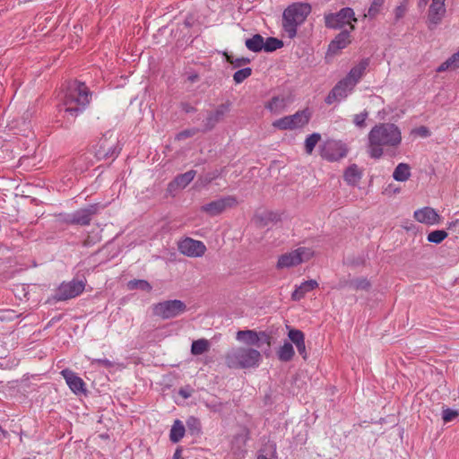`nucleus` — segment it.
<instances>
[{
	"label": "nucleus",
	"instance_id": "nucleus-5",
	"mask_svg": "<svg viewBox=\"0 0 459 459\" xmlns=\"http://www.w3.org/2000/svg\"><path fill=\"white\" fill-rule=\"evenodd\" d=\"M118 140L112 134H105L94 146L95 157L101 160H114L120 152Z\"/></svg>",
	"mask_w": 459,
	"mask_h": 459
},
{
	"label": "nucleus",
	"instance_id": "nucleus-8",
	"mask_svg": "<svg viewBox=\"0 0 459 459\" xmlns=\"http://www.w3.org/2000/svg\"><path fill=\"white\" fill-rule=\"evenodd\" d=\"M186 310V304L178 299L166 300L153 305V315L162 319H169L183 314Z\"/></svg>",
	"mask_w": 459,
	"mask_h": 459
},
{
	"label": "nucleus",
	"instance_id": "nucleus-51",
	"mask_svg": "<svg viewBox=\"0 0 459 459\" xmlns=\"http://www.w3.org/2000/svg\"><path fill=\"white\" fill-rule=\"evenodd\" d=\"M181 108L186 113H191V112L195 111V108L192 105H190L189 103H186V102L181 104Z\"/></svg>",
	"mask_w": 459,
	"mask_h": 459
},
{
	"label": "nucleus",
	"instance_id": "nucleus-53",
	"mask_svg": "<svg viewBox=\"0 0 459 459\" xmlns=\"http://www.w3.org/2000/svg\"><path fill=\"white\" fill-rule=\"evenodd\" d=\"M419 132H420V135H421V136L426 137V136H429V130H428L426 127H424V126H421V127L419 129Z\"/></svg>",
	"mask_w": 459,
	"mask_h": 459
},
{
	"label": "nucleus",
	"instance_id": "nucleus-54",
	"mask_svg": "<svg viewBox=\"0 0 459 459\" xmlns=\"http://www.w3.org/2000/svg\"><path fill=\"white\" fill-rule=\"evenodd\" d=\"M173 459H183L182 456H181V449L180 448H178L175 451L174 455H173Z\"/></svg>",
	"mask_w": 459,
	"mask_h": 459
},
{
	"label": "nucleus",
	"instance_id": "nucleus-41",
	"mask_svg": "<svg viewBox=\"0 0 459 459\" xmlns=\"http://www.w3.org/2000/svg\"><path fill=\"white\" fill-rule=\"evenodd\" d=\"M368 117V112L367 110H364L363 112L359 114H356L353 117V123L356 126L359 128H363L366 126V119Z\"/></svg>",
	"mask_w": 459,
	"mask_h": 459
},
{
	"label": "nucleus",
	"instance_id": "nucleus-6",
	"mask_svg": "<svg viewBox=\"0 0 459 459\" xmlns=\"http://www.w3.org/2000/svg\"><path fill=\"white\" fill-rule=\"evenodd\" d=\"M347 145L334 139H328L319 146L320 156L330 162L338 161L348 154Z\"/></svg>",
	"mask_w": 459,
	"mask_h": 459
},
{
	"label": "nucleus",
	"instance_id": "nucleus-7",
	"mask_svg": "<svg viewBox=\"0 0 459 459\" xmlns=\"http://www.w3.org/2000/svg\"><path fill=\"white\" fill-rule=\"evenodd\" d=\"M311 113L303 109L291 116H286L273 121V126L280 130H295L304 127L310 120Z\"/></svg>",
	"mask_w": 459,
	"mask_h": 459
},
{
	"label": "nucleus",
	"instance_id": "nucleus-18",
	"mask_svg": "<svg viewBox=\"0 0 459 459\" xmlns=\"http://www.w3.org/2000/svg\"><path fill=\"white\" fill-rule=\"evenodd\" d=\"M61 375L65 379L66 384L69 388L75 394H85V383L84 381L78 377L74 371L65 368L61 371Z\"/></svg>",
	"mask_w": 459,
	"mask_h": 459
},
{
	"label": "nucleus",
	"instance_id": "nucleus-20",
	"mask_svg": "<svg viewBox=\"0 0 459 459\" xmlns=\"http://www.w3.org/2000/svg\"><path fill=\"white\" fill-rule=\"evenodd\" d=\"M370 64L369 58L361 59L355 66H353L348 74L346 75V79L355 87L356 84L360 81V79L364 76L366 70L368 69Z\"/></svg>",
	"mask_w": 459,
	"mask_h": 459
},
{
	"label": "nucleus",
	"instance_id": "nucleus-46",
	"mask_svg": "<svg viewBox=\"0 0 459 459\" xmlns=\"http://www.w3.org/2000/svg\"><path fill=\"white\" fill-rule=\"evenodd\" d=\"M196 133H197V131H196L195 129H187V130H184V131L180 132V133L177 135V138H178V140L186 139V138H189V137L194 136Z\"/></svg>",
	"mask_w": 459,
	"mask_h": 459
},
{
	"label": "nucleus",
	"instance_id": "nucleus-17",
	"mask_svg": "<svg viewBox=\"0 0 459 459\" xmlns=\"http://www.w3.org/2000/svg\"><path fill=\"white\" fill-rule=\"evenodd\" d=\"M354 89V86L344 77L329 92L325 99L327 104H332L335 100L345 99Z\"/></svg>",
	"mask_w": 459,
	"mask_h": 459
},
{
	"label": "nucleus",
	"instance_id": "nucleus-26",
	"mask_svg": "<svg viewBox=\"0 0 459 459\" xmlns=\"http://www.w3.org/2000/svg\"><path fill=\"white\" fill-rule=\"evenodd\" d=\"M185 426L179 420H176L171 427L169 439L173 443H178L185 435Z\"/></svg>",
	"mask_w": 459,
	"mask_h": 459
},
{
	"label": "nucleus",
	"instance_id": "nucleus-31",
	"mask_svg": "<svg viewBox=\"0 0 459 459\" xmlns=\"http://www.w3.org/2000/svg\"><path fill=\"white\" fill-rule=\"evenodd\" d=\"M210 349V342L206 339H199L194 341L191 346V353L193 355H202L204 352L208 351Z\"/></svg>",
	"mask_w": 459,
	"mask_h": 459
},
{
	"label": "nucleus",
	"instance_id": "nucleus-14",
	"mask_svg": "<svg viewBox=\"0 0 459 459\" xmlns=\"http://www.w3.org/2000/svg\"><path fill=\"white\" fill-rule=\"evenodd\" d=\"M178 250L189 257H201L204 255L206 247L200 240L186 238L178 243Z\"/></svg>",
	"mask_w": 459,
	"mask_h": 459
},
{
	"label": "nucleus",
	"instance_id": "nucleus-1",
	"mask_svg": "<svg viewBox=\"0 0 459 459\" xmlns=\"http://www.w3.org/2000/svg\"><path fill=\"white\" fill-rule=\"evenodd\" d=\"M91 92L84 82H69L62 102L58 105L57 116L64 121L62 126L68 128L90 104Z\"/></svg>",
	"mask_w": 459,
	"mask_h": 459
},
{
	"label": "nucleus",
	"instance_id": "nucleus-48",
	"mask_svg": "<svg viewBox=\"0 0 459 459\" xmlns=\"http://www.w3.org/2000/svg\"><path fill=\"white\" fill-rule=\"evenodd\" d=\"M264 216L266 221H277L279 220L278 214L273 212H266ZM265 224H267V222H265Z\"/></svg>",
	"mask_w": 459,
	"mask_h": 459
},
{
	"label": "nucleus",
	"instance_id": "nucleus-10",
	"mask_svg": "<svg viewBox=\"0 0 459 459\" xmlns=\"http://www.w3.org/2000/svg\"><path fill=\"white\" fill-rule=\"evenodd\" d=\"M313 255L310 248L301 247L291 252L281 255L277 262V268H289L296 266L303 262L309 260Z\"/></svg>",
	"mask_w": 459,
	"mask_h": 459
},
{
	"label": "nucleus",
	"instance_id": "nucleus-44",
	"mask_svg": "<svg viewBox=\"0 0 459 459\" xmlns=\"http://www.w3.org/2000/svg\"><path fill=\"white\" fill-rule=\"evenodd\" d=\"M450 67H454V68H457L455 66V60L454 59V56H452L451 57H449L446 61H445L444 63H442L437 68V73H442V72H445L446 71L448 68Z\"/></svg>",
	"mask_w": 459,
	"mask_h": 459
},
{
	"label": "nucleus",
	"instance_id": "nucleus-33",
	"mask_svg": "<svg viewBox=\"0 0 459 459\" xmlns=\"http://www.w3.org/2000/svg\"><path fill=\"white\" fill-rule=\"evenodd\" d=\"M321 134L319 133H313L309 134L305 140V152L307 154H312L316 145L320 142Z\"/></svg>",
	"mask_w": 459,
	"mask_h": 459
},
{
	"label": "nucleus",
	"instance_id": "nucleus-29",
	"mask_svg": "<svg viewBox=\"0 0 459 459\" xmlns=\"http://www.w3.org/2000/svg\"><path fill=\"white\" fill-rule=\"evenodd\" d=\"M245 45L247 49L253 52L263 50L264 38L260 34H255L252 38L246 39Z\"/></svg>",
	"mask_w": 459,
	"mask_h": 459
},
{
	"label": "nucleus",
	"instance_id": "nucleus-24",
	"mask_svg": "<svg viewBox=\"0 0 459 459\" xmlns=\"http://www.w3.org/2000/svg\"><path fill=\"white\" fill-rule=\"evenodd\" d=\"M317 286L318 283L315 280L306 281L295 289L291 294V299L297 301L300 300L307 292L315 290Z\"/></svg>",
	"mask_w": 459,
	"mask_h": 459
},
{
	"label": "nucleus",
	"instance_id": "nucleus-9",
	"mask_svg": "<svg viewBox=\"0 0 459 459\" xmlns=\"http://www.w3.org/2000/svg\"><path fill=\"white\" fill-rule=\"evenodd\" d=\"M351 21L357 22L354 17V12L350 7H344L336 13H328L325 15V23L330 29H342L344 25L349 24L351 30L355 29L351 24Z\"/></svg>",
	"mask_w": 459,
	"mask_h": 459
},
{
	"label": "nucleus",
	"instance_id": "nucleus-58",
	"mask_svg": "<svg viewBox=\"0 0 459 459\" xmlns=\"http://www.w3.org/2000/svg\"><path fill=\"white\" fill-rule=\"evenodd\" d=\"M196 77H197V76H196V75H195V76H192L190 79H191L192 81H194Z\"/></svg>",
	"mask_w": 459,
	"mask_h": 459
},
{
	"label": "nucleus",
	"instance_id": "nucleus-28",
	"mask_svg": "<svg viewBox=\"0 0 459 459\" xmlns=\"http://www.w3.org/2000/svg\"><path fill=\"white\" fill-rule=\"evenodd\" d=\"M348 285L354 290H367L370 287V282L367 278H356L346 281L345 283H340V288Z\"/></svg>",
	"mask_w": 459,
	"mask_h": 459
},
{
	"label": "nucleus",
	"instance_id": "nucleus-34",
	"mask_svg": "<svg viewBox=\"0 0 459 459\" xmlns=\"http://www.w3.org/2000/svg\"><path fill=\"white\" fill-rule=\"evenodd\" d=\"M264 47H263V49L265 52H273L281 48L283 46V43L281 40L276 38L269 37L265 41L264 40Z\"/></svg>",
	"mask_w": 459,
	"mask_h": 459
},
{
	"label": "nucleus",
	"instance_id": "nucleus-59",
	"mask_svg": "<svg viewBox=\"0 0 459 459\" xmlns=\"http://www.w3.org/2000/svg\"><path fill=\"white\" fill-rule=\"evenodd\" d=\"M84 245H85V246H88V245H89L88 240H85V241H84Z\"/></svg>",
	"mask_w": 459,
	"mask_h": 459
},
{
	"label": "nucleus",
	"instance_id": "nucleus-38",
	"mask_svg": "<svg viewBox=\"0 0 459 459\" xmlns=\"http://www.w3.org/2000/svg\"><path fill=\"white\" fill-rule=\"evenodd\" d=\"M252 74V69L250 67H245L242 69L238 70L233 74V80L236 83H241L244 82L247 78H248Z\"/></svg>",
	"mask_w": 459,
	"mask_h": 459
},
{
	"label": "nucleus",
	"instance_id": "nucleus-3",
	"mask_svg": "<svg viewBox=\"0 0 459 459\" xmlns=\"http://www.w3.org/2000/svg\"><path fill=\"white\" fill-rule=\"evenodd\" d=\"M311 13V5L307 3H294L282 13V29L290 39L297 35L298 27L304 23Z\"/></svg>",
	"mask_w": 459,
	"mask_h": 459
},
{
	"label": "nucleus",
	"instance_id": "nucleus-55",
	"mask_svg": "<svg viewBox=\"0 0 459 459\" xmlns=\"http://www.w3.org/2000/svg\"><path fill=\"white\" fill-rule=\"evenodd\" d=\"M454 59L455 60V66L459 67V51L453 55Z\"/></svg>",
	"mask_w": 459,
	"mask_h": 459
},
{
	"label": "nucleus",
	"instance_id": "nucleus-19",
	"mask_svg": "<svg viewBox=\"0 0 459 459\" xmlns=\"http://www.w3.org/2000/svg\"><path fill=\"white\" fill-rule=\"evenodd\" d=\"M414 219L426 225H435L440 223L441 217L431 207H424L414 212Z\"/></svg>",
	"mask_w": 459,
	"mask_h": 459
},
{
	"label": "nucleus",
	"instance_id": "nucleus-22",
	"mask_svg": "<svg viewBox=\"0 0 459 459\" xmlns=\"http://www.w3.org/2000/svg\"><path fill=\"white\" fill-rule=\"evenodd\" d=\"M351 35L348 30L341 31L329 44L328 50L332 53L345 48L351 43Z\"/></svg>",
	"mask_w": 459,
	"mask_h": 459
},
{
	"label": "nucleus",
	"instance_id": "nucleus-13",
	"mask_svg": "<svg viewBox=\"0 0 459 459\" xmlns=\"http://www.w3.org/2000/svg\"><path fill=\"white\" fill-rule=\"evenodd\" d=\"M446 0H432L427 15V27L430 30H434L443 21L446 8Z\"/></svg>",
	"mask_w": 459,
	"mask_h": 459
},
{
	"label": "nucleus",
	"instance_id": "nucleus-49",
	"mask_svg": "<svg viewBox=\"0 0 459 459\" xmlns=\"http://www.w3.org/2000/svg\"><path fill=\"white\" fill-rule=\"evenodd\" d=\"M219 176V173L218 171H213L212 173H208L207 175H205L204 178H203V181L204 182V184H209L210 182H212L213 179H215L216 178H218Z\"/></svg>",
	"mask_w": 459,
	"mask_h": 459
},
{
	"label": "nucleus",
	"instance_id": "nucleus-12",
	"mask_svg": "<svg viewBox=\"0 0 459 459\" xmlns=\"http://www.w3.org/2000/svg\"><path fill=\"white\" fill-rule=\"evenodd\" d=\"M85 283L82 281L73 280L63 282L56 289L53 299L56 301H64L79 296L84 290Z\"/></svg>",
	"mask_w": 459,
	"mask_h": 459
},
{
	"label": "nucleus",
	"instance_id": "nucleus-47",
	"mask_svg": "<svg viewBox=\"0 0 459 459\" xmlns=\"http://www.w3.org/2000/svg\"><path fill=\"white\" fill-rule=\"evenodd\" d=\"M187 426L190 429H196L197 431L200 430V422L197 419L195 418H190L188 420H187Z\"/></svg>",
	"mask_w": 459,
	"mask_h": 459
},
{
	"label": "nucleus",
	"instance_id": "nucleus-35",
	"mask_svg": "<svg viewBox=\"0 0 459 459\" xmlns=\"http://www.w3.org/2000/svg\"><path fill=\"white\" fill-rule=\"evenodd\" d=\"M384 3L385 0H373L368 10V13L365 14V16L370 19L376 18L377 14L380 13Z\"/></svg>",
	"mask_w": 459,
	"mask_h": 459
},
{
	"label": "nucleus",
	"instance_id": "nucleus-56",
	"mask_svg": "<svg viewBox=\"0 0 459 459\" xmlns=\"http://www.w3.org/2000/svg\"><path fill=\"white\" fill-rule=\"evenodd\" d=\"M428 2L425 0H419L418 6L419 8H424L427 5Z\"/></svg>",
	"mask_w": 459,
	"mask_h": 459
},
{
	"label": "nucleus",
	"instance_id": "nucleus-40",
	"mask_svg": "<svg viewBox=\"0 0 459 459\" xmlns=\"http://www.w3.org/2000/svg\"><path fill=\"white\" fill-rule=\"evenodd\" d=\"M288 336L290 339V341L293 343H295V345L297 343L302 342L305 340L304 333L300 330H298V329H291L289 332Z\"/></svg>",
	"mask_w": 459,
	"mask_h": 459
},
{
	"label": "nucleus",
	"instance_id": "nucleus-2",
	"mask_svg": "<svg viewBox=\"0 0 459 459\" xmlns=\"http://www.w3.org/2000/svg\"><path fill=\"white\" fill-rule=\"evenodd\" d=\"M402 143L401 129L394 123H379L368 134L367 152L373 159H380L385 150H396Z\"/></svg>",
	"mask_w": 459,
	"mask_h": 459
},
{
	"label": "nucleus",
	"instance_id": "nucleus-57",
	"mask_svg": "<svg viewBox=\"0 0 459 459\" xmlns=\"http://www.w3.org/2000/svg\"><path fill=\"white\" fill-rule=\"evenodd\" d=\"M179 394H180L184 398H187V397H189V394H188L186 392L183 391V390H180Z\"/></svg>",
	"mask_w": 459,
	"mask_h": 459
},
{
	"label": "nucleus",
	"instance_id": "nucleus-21",
	"mask_svg": "<svg viewBox=\"0 0 459 459\" xmlns=\"http://www.w3.org/2000/svg\"><path fill=\"white\" fill-rule=\"evenodd\" d=\"M196 171L194 169L188 170L186 173L180 174L175 178L168 186L169 192L184 189L195 178Z\"/></svg>",
	"mask_w": 459,
	"mask_h": 459
},
{
	"label": "nucleus",
	"instance_id": "nucleus-43",
	"mask_svg": "<svg viewBox=\"0 0 459 459\" xmlns=\"http://www.w3.org/2000/svg\"><path fill=\"white\" fill-rule=\"evenodd\" d=\"M459 415L458 411L451 410L449 408L444 409L442 411V419L444 422H449L455 420Z\"/></svg>",
	"mask_w": 459,
	"mask_h": 459
},
{
	"label": "nucleus",
	"instance_id": "nucleus-25",
	"mask_svg": "<svg viewBox=\"0 0 459 459\" xmlns=\"http://www.w3.org/2000/svg\"><path fill=\"white\" fill-rule=\"evenodd\" d=\"M343 178L349 185H356L361 178V172L356 164H352L346 169Z\"/></svg>",
	"mask_w": 459,
	"mask_h": 459
},
{
	"label": "nucleus",
	"instance_id": "nucleus-52",
	"mask_svg": "<svg viewBox=\"0 0 459 459\" xmlns=\"http://www.w3.org/2000/svg\"><path fill=\"white\" fill-rule=\"evenodd\" d=\"M456 227H459V220H455L454 221L448 222V224H447L448 230H453Z\"/></svg>",
	"mask_w": 459,
	"mask_h": 459
},
{
	"label": "nucleus",
	"instance_id": "nucleus-27",
	"mask_svg": "<svg viewBox=\"0 0 459 459\" xmlns=\"http://www.w3.org/2000/svg\"><path fill=\"white\" fill-rule=\"evenodd\" d=\"M411 177V168L406 163H399L394 170L393 178L396 181H406Z\"/></svg>",
	"mask_w": 459,
	"mask_h": 459
},
{
	"label": "nucleus",
	"instance_id": "nucleus-16",
	"mask_svg": "<svg viewBox=\"0 0 459 459\" xmlns=\"http://www.w3.org/2000/svg\"><path fill=\"white\" fill-rule=\"evenodd\" d=\"M236 339L247 345L260 347V342L270 343V337L264 332L257 333L254 330H240L237 332Z\"/></svg>",
	"mask_w": 459,
	"mask_h": 459
},
{
	"label": "nucleus",
	"instance_id": "nucleus-36",
	"mask_svg": "<svg viewBox=\"0 0 459 459\" xmlns=\"http://www.w3.org/2000/svg\"><path fill=\"white\" fill-rule=\"evenodd\" d=\"M129 290H142L145 291H151L152 286L145 280H133L130 281L127 284Z\"/></svg>",
	"mask_w": 459,
	"mask_h": 459
},
{
	"label": "nucleus",
	"instance_id": "nucleus-42",
	"mask_svg": "<svg viewBox=\"0 0 459 459\" xmlns=\"http://www.w3.org/2000/svg\"><path fill=\"white\" fill-rule=\"evenodd\" d=\"M408 0H403L395 9H394V18L395 21L401 20L406 13Z\"/></svg>",
	"mask_w": 459,
	"mask_h": 459
},
{
	"label": "nucleus",
	"instance_id": "nucleus-4",
	"mask_svg": "<svg viewBox=\"0 0 459 459\" xmlns=\"http://www.w3.org/2000/svg\"><path fill=\"white\" fill-rule=\"evenodd\" d=\"M224 359L225 364L230 368H256L261 359V353L257 350L249 347H235L225 354Z\"/></svg>",
	"mask_w": 459,
	"mask_h": 459
},
{
	"label": "nucleus",
	"instance_id": "nucleus-39",
	"mask_svg": "<svg viewBox=\"0 0 459 459\" xmlns=\"http://www.w3.org/2000/svg\"><path fill=\"white\" fill-rule=\"evenodd\" d=\"M227 61L234 68H238L250 63V59L247 57H234L233 56H227Z\"/></svg>",
	"mask_w": 459,
	"mask_h": 459
},
{
	"label": "nucleus",
	"instance_id": "nucleus-45",
	"mask_svg": "<svg viewBox=\"0 0 459 459\" xmlns=\"http://www.w3.org/2000/svg\"><path fill=\"white\" fill-rule=\"evenodd\" d=\"M91 364L92 366L98 365L107 368L113 367V362L107 359H94L91 360Z\"/></svg>",
	"mask_w": 459,
	"mask_h": 459
},
{
	"label": "nucleus",
	"instance_id": "nucleus-11",
	"mask_svg": "<svg viewBox=\"0 0 459 459\" xmlns=\"http://www.w3.org/2000/svg\"><path fill=\"white\" fill-rule=\"evenodd\" d=\"M100 208L101 206L99 204H90L68 214L65 219V222L68 224L87 226L91 223L92 217L100 212Z\"/></svg>",
	"mask_w": 459,
	"mask_h": 459
},
{
	"label": "nucleus",
	"instance_id": "nucleus-30",
	"mask_svg": "<svg viewBox=\"0 0 459 459\" xmlns=\"http://www.w3.org/2000/svg\"><path fill=\"white\" fill-rule=\"evenodd\" d=\"M266 108H268L271 112L280 113L286 107V100L284 97H273L272 100L266 104Z\"/></svg>",
	"mask_w": 459,
	"mask_h": 459
},
{
	"label": "nucleus",
	"instance_id": "nucleus-23",
	"mask_svg": "<svg viewBox=\"0 0 459 459\" xmlns=\"http://www.w3.org/2000/svg\"><path fill=\"white\" fill-rule=\"evenodd\" d=\"M230 110V103L221 104L213 112H211L206 119V126L212 128Z\"/></svg>",
	"mask_w": 459,
	"mask_h": 459
},
{
	"label": "nucleus",
	"instance_id": "nucleus-15",
	"mask_svg": "<svg viewBox=\"0 0 459 459\" xmlns=\"http://www.w3.org/2000/svg\"><path fill=\"white\" fill-rule=\"evenodd\" d=\"M237 204V199L234 196L230 195L203 205L201 211L206 212L210 216H216L225 211L226 208L233 207Z\"/></svg>",
	"mask_w": 459,
	"mask_h": 459
},
{
	"label": "nucleus",
	"instance_id": "nucleus-32",
	"mask_svg": "<svg viewBox=\"0 0 459 459\" xmlns=\"http://www.w3.org/2000/svg\"><path fill=\"white\" fill-rule=\"evenodd\" d=\"M294 354L293 346L290 342H285L278 351L279 359L284 362L290 361Z\"/></svg>",
	"mask_w": 459,
	"mask_h": 459
},
{
	"label": "nucleus",
	"instance_id": "nucleus-37",
	"mask_svg": "<svg viewBox=\"0 0 459 459\" xmlns=\"http://www.w3.org/2000/svg\"><path fill=\"white\" fill-rule=\"evenodd\" d=\"M447 237V232L443 230H433L429 233L427 238L429 242L439 244Z\"/></svg>",
	"mask_w": 459,
	"mask_h": 459
},
{
	"label": "nucleus",
	"instance_id": "nucleus-50",
	"mask_svg": "<svg viewBox=\"0 0 459 459\" xmlns=\"http://www.w3.org/2000/svg\"><path fill=\"white\" fill-rule=\"evenodd\" d=\"M297 350L299 353L304 358H307V351H306V345H305V340L302 342L296 344Z\"/></svg>",
	"mask_w": 459,
	"mask_h": 459
}]
</instances>
